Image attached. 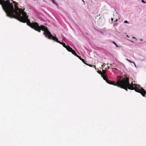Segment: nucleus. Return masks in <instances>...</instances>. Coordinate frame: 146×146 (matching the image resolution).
<instances>
[{"mask_svg":"<svg viewBox=\"0 0 146 146\" xmlns=\"http://www.w3.org/2000/svg\"><path fill=\"white\" fill-rule=\"evenodd\" d=\"M7 16L11 18L16 19L23 23L27 22V25L39 32H41V30L44 31L43 34L45 37H48V39H51L62 44L66 48L67 47V46H66L64 43L59 41L57 38L52 35L47 27L43 25L40 26L38 23L36 22L31 23L30 20L28 19V16L24 9L18 8L16 4L14 9L13 4L10 3L9 0H7Z\"/></svg>","mask_w":146,"mask_h":146,"instance_id":"f257e3e1","label":"nucleus"},{"mask_svg":"<svg viewBox=\"0 0 146 146\" xmlns=\"http://www.w3.org/2000/svg\"><path fill=\"white\" fill-rule=\"evenodd\" d=\"M66 48L68 51L70 52H72V51L73 50L68 45L66 47Z\"/></svg>","mask_w":146,"mask_h":146,"instance_id":"f03ea898","label":"nucleus"},{"mask_svg":"<svg viewBox=\"0 0 146 146\" xmlns=\"http://www.w3.org/2000/svg\"><path fill=\"white\" fill-rule=\"evenodd\" d=\"M71 52L73 54H74L76 56L77 55V54L76 53L75 51L73 50H72V52Z\"/></svg>","mask_w":146,"mask_h":146,"instance_id":"7ed1b4c3","label":"nucleus"},{"mask_svg":"<svg viewBox=\"0 0 146 146\" xmlns=\"http://www.w3.org/2000/svg\"><path fill=\"white\" fill-rule=\"evenodd\" d=\"M81 60L82 61V62L85 64H87V63H86V61H85L84 59H82V60Z\"/></svg>","mask_w":146,"mask_h":146,"instance_id":"20e7f679","label":"nucleus"},{"mask_svg":"<svg viewBox=\"0 0 146 146\" xmlns=\"http://www.w3.org/2000/svg\"><path fill=\"white\" fill-rule=\"evenodd\" d=\"M97 72L100 74L102 76V72L101 70H98L97 71Z\"/></svg>","mask_w":146,"mask_h":146,"instance_id":"39448f33","label":"nucleus"},{"mask_svg":"<svg viewBox=\"0 0 146 146\" xmlns=\"http://www.w3.org/2000/svg\"><path fill=\"white\" fill-rule=\"evenodd\" d=\"M76 56L78 57L81 60H82V59L80 56H78V55H76Z\"/></svg>","mask_w":146,"mask_h":146,"instance_id":"423d86ee","label":"nucleus"},{"mask_svg":"<svg viewBox=\"0 0 146 146\" xmlns=\"http://www.w3.org/2000/svg\"><path fill=\"white\" fill-rule=\"evenodd\" d=\"M129 62L131 63H133L134 64L135 66L136 67V64L134 62L131 61V60H129Z\"/></svg>","mask_w":146,"mask_h":146,"instance_id":"0eeeda50","label":"nucleus"},{"mask_svg":"<svg viewBox=\"0 0 146 146\" xmlns=\"http://www.w3.org/2000/svg\"><path fill=\"white\" fill-rule=\"evenodd\" d=\"M86 65L90 66V67H92V65L88 64H86Z\"/></svg>","mask_w":146,"mask_h":146,"instance_id":"6e6552de","label":"nucleus"},{"mask_svg":"<svg viewBox=\"0 0 146 146\" xmlns=\"http://www.w3.org/2000/svg\"><path fill=\"white\" fill-rule=\"evenodd\" d=\"M113 44H115V45H116V47H118V46H117V45L116 44V43H115V42H114V41L113 42Z\"/></svg>","mask_w":146,"mask_h":146,"instance_id":"1a4fd4ad","label":"nucleus"},{"mask_svg":"<svg viewBox=\"0 0 146 146\" xmlns=\"http://www.w3.org/2000/svg\"><path fill=\"white\" fill-rule=\"evenodd\" d=\"M106 65V64L105 63H104L103 65H102V67H104Z\"/></svg>","mask_w":146,"mask_h":146,"instance_id":"9d476101","label":"nucleus"},{"mask_svg":"<svg viewBox=\"0 0 146 146\" xmlns=\"http://www.w3.org/2000/svg\"><path fill=\"white\" fill-rule=\"evenodd\" d=\"M141 2H142V3H145L146 2H145L144 0H141Z\"/></svg>","mask_w":146,"mask_h":146,"instance_id":"9b49d317","label":"nucleus"},{"mask_svg":"<svg viewBox=\"0 0 146 146\" xmlns=\"http://www.w3.org/2000/svg\"><path fill=\"white\" fill-rule=\"evenodd\" d=\"M124 23H128V22L127 21H125L124 22Z\"/></svg>","mask_w":146,"mask_h":146,"instance_id":"f8f14e48","label":"nucleus"},{"mask_svg":"<svg viewBox=\"0 0 146 146\" xmlns=\"http://www.w3.org/2000/svg\"><path fill=\"white\" fill-rule=\"evenodd\" d=\"M94 68H95V69L96 70L97 69L96 66L95 65H94Z\"/></svg>","mask_w":146,"mask_h":146,"instance_id":"ddd939ff","label":"nucleus"},{"mask_svg":"<svg viewBox=\"0 0 146 146\" xmlns=\"http://www.w3.org/2000/svg\"><path fill=\"white\" fill-rule=\"evenodd\" d=\"M126 60L127 61H129V60L128 59H127V58H126Z\"/></svg>","mask_w":146,"mask_h":146,"instance_id":"4468645a","label":"nucleus"},{"mask_svg":"<svg viewBox=\"0 0 146 146\" xmlns=\"http://www.w3.org/2000/svg\"><path fill=\"white\" fill-rule=\"evenodd\" d=\"M113 18H111V21H113Z\"/></svg>","mask_w":146,"mask_h":146,"instance_id":"2eb2a0df","label":"nucleus"},{"mask_svg":"<svg viewBox=\"0 0 146 146\" xmlns=\"http://www.w3.org/2000/svg\"><path fill=\"white\" fill-rule=\"evenodd\" d=\"M107 68H110V67L109 66H108V67H107Z\"/></svg>","mask_w":146,"mask_h":146,"instance_id":"dca6fc26","label":"nucleus"},{"mask_svg":"<svg viewBox=\"0 0 146 146\" xmlns=\"http://www.w3.org/2000/svg\"><path fill=\"white\" fill-rule=\"evenodd\" d=\"M132 38H135V37H133Z\"/></svg>","mask_w":146,"mask_h":146,"instance_id":"f3484780","label":"nucleus"},{"mask_svg":"<svg viewBox=\"0 0 146 146\" xmlns=\"http://www.w3.org/2000/svg\"><path fill=\"white\" fill-rule=\"evenodd\" d=\"M117 19H116V20L115 21H117Z\"/></svg>","mask_w":146,"mask_h":146,"instance_id":"a211bd4d","label":"nucleus"}]
</instances>
